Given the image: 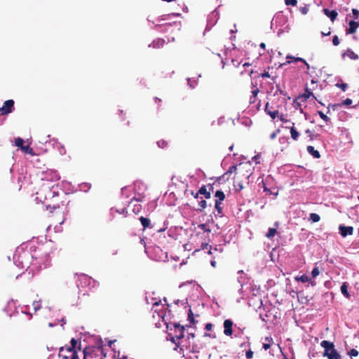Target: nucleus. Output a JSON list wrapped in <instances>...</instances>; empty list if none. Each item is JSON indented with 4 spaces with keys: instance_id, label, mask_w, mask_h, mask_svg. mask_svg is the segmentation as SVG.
Wrapping results in <instances>:
<instances>
[{
    "instance_id": "f257e3e1",
    "label": "nucleus",
    "mask_w": 359,
    "mask_h": 359,
    "mask_svg": "<svg viewBox=\"0 0 359 359\" xmlns=\"http://www.w3.org/2000/svg\"><path fill=\"white\" fill-rule=\"evenodd\" d=\"M232 173H234L233 177V187L236 191H241L245 183L248 184V180L252 174V168L251 164L249 163H239L238 165H231L229 170L220 177L218 181L222 178H224Z\"/></svg>"
},
{
    "instance_id": "f03ea898",
    "label": "nucleus",
    "mask_w": 359,
    "mask_h": 359,
    "mask_svg": "<svg viewBox=\"0 0 359 359\" xmlns=\"http://www.w3.org/2000/svg\"><path fill=\"white\" fill-rule=\"evenodd\" d=\"M59 189L57 185H53L50 187L43 184L39 191L36 192L38 195L37 198H39L41 200L43 198L44 201L43 203L46 207V209H50V211H52L63 205L62 201L59 199Z\"/></svg>"
},
{
    "instance_id": "7ed1b4c3",
    "label": "nucleus",
    "mask_w": 359,
    "mask_h": 359,
    "mask_svg": "<svg viewBox=\"0 0 359 359\" xmlns=\"http://www.w3.org/2000/svg\"><path fill=\"white\" fill-rule=\"evenodd\" d=\"M320 346L324 348L323 355L328 359H341V356L334 348L333 342L323 340L320 343Z\"/></svg>"
},
{
    "instance_id": "20e7f679",
    "label": "nucleus",
    "mask_w": 359,
    "mask_h": 359,
    "mask_svg": "<svg viewBox=\"0 0 359 359\" xmlns=\"http://www.w3.org/2000/svg\"><path fill=\"white\" fill-rule=\"evenodd\" d=\"M175 335L172 337V341L177 346L179 345V340L184 337V327L178 323L174 325Z\"/></svg>"
},
{
    "instance_id": "39448f33",
    "label": "nucleus",
    "mask_w": 359,
    "mask_h": 359,
    "mask_svg": "<svg viewBox=\"0 0 359 359\" xmlns=\"http://www.w3.org/2000/svg\"><path fill=\"white\" fill-rule=\"evenodd\" d=\"M14 109V101L13 100H8L4 102V105L0 107V113L2 115H6L13 111Z\"/></svg>"
},
{
    "instance_id": "423d86ee",
    "label": "nucleus",
    "mask_w": 359,
    "mask_h": 359,
    "mask_svg": "<svg viewBox=\"0 0 359 359\" xmlns=\"http://www.w3.org/2000/svg\"><path fill=\"white\" fill-rule=\"evenodd\" d=\"M60 178V177L56 171L48 170V171L46 172V173L44 175V178L43 180H46V181H50L53 182H55L59 181Z\"/></svg>"
},
{
    "instance_id": "0eeeda50",
    "label": "nucleus",
    "mask_w": 359,
    "mask_h": 359,
    "mask_svg": "<svg viewBox=\"0 0 359 359\" xmlns=\"http://www.w3.org/2000/svg\"><path fill=\"white\" fill-rule=\"evenodd\" d=\"M224 334L231 337L233 334V323L231 319H226L224 321Z\"/></svg>"
},
{
    "instance_id": "6e6552de",
    "label": "nucleus",
    "mask_w": 359,
    "mask_h": 359,
    "mask_svg": "<svg viewBox=\"0 0 359 359\" xmlns=\"http://www.w3.org/2000/svg\"><path fill=\"white\" fill-rule=\"evenodd\" d=\"M340 233L341 236L346 237L347 236H351L353 233V226H346L344 225H340L339 227Z\"/></svg>"
},
{
    "instance_id": "1a4fd4ad",
    "label": "nucleus",
    "mask_w": 359,
    "mask_h": 359,
    "mask_svg": "<svg viewBox=\"0 0 359 359\" xmlns=\"http://www.w3.org/2000/svg\"><path fill=\"white\" fill-rule=\"evenodd\" d=\"M358 27H359V22H356L354 20H351L348 23V28H347L346 30V34H352L355 33V32Z\"/></svg>"
},
{
    "instance_id": "9d476101",
    "label": "nucleus",
    "mask_w": 359,
    "mask_h": 359,
    "mask_svg": "<svg viewBox=\"0 0 359 359\" xmlns=\"http://www.w3.org/2000/svg\"><path fill=\"white\" fill-rule=\"evenodd\" d=\"M294 280L297 282H302V283H307L309 282L311 286H315L316 285V282L315 280H313L309 276L306 274H304L301 276H296L294 277Z\"/></svg>"
},
{
    "instance_id": "9b49d317",
    "label": "nucleus",
    "mask_w": 359,
    "mask_h": 359,
    "mask_svg": "<svg viewBox=\"0 0 359 359\" xmlns=\"http://www.w3.org/2000/svg\"><path fill=\"white\" fill-rule=\"evenodd\" d=\"M323 12L332 22H334L338 16L337 12L334 10L330 11L328 8H323Z\"/></svg>"
},
{
    "instance_id": "f8f14e48",
    "label": "nucleus",
    "mask_w": 359,
    "mask_h": 359,
    "mask_svg": "<svg viewBox=\"0 0 359 359\" xmlns=\"http://www.w3.org/2000/svg\"><path fill=\"white\" fill-rule=\"evenodd\" d=\"M342 58H344L345 57H348L351 60H356L359 59V56L353 52L351 49L348 48L344 53L341 55Z\"/></svg>"
},
{
    "instance_id": "ddd939ff",
    "label": "nucleus",
    "mask_w": 359,
    "mask_h": 359,
    "mask_svg": "<svg viewBox=\"0 0 359 359\" xmlns=\"http://www.w3.org/2000/svg\"><path fill=\"white\" fill-rule=\"evenodd\" d=\"M271 107H270L269 103L267 102L265 104L264 111L267 114H269L271 117V118L275 119L276 117L278 116V114H279L278 111V110L271 111Z\"/></svg>"
},
{
    "instance_id": "4468645a",
    "label": "nucleus",
    "mask_w": 359,
    "mask_h": 359,
    "mask_svg": "<svg viewBox=\"0 0 359 359\" xmlns=\"http://www.w3.org/2000/svg\"><path fill=\"white\" fill-rule=\"evenodd\" d=\"M292 125L291 127L286 126L285 128L290 129L292 139L297 141L299 137V133L294 128V123H292Z\"/></svg>"
},
{
    "instance_id": "2eb2a0df",
    "label": "nucleus",
    "mask_w": 359,
    "mask_h": 359,
    "mask_svg": "<svg viewBox=\"0 0 359 359\" xmlns=\"http://www.w3.org/2000/svg\"><path fill=\"white\" fill-rule=\"evenodd\" d=\"M306 149L307 151L314 158H319L320 157V152L316 150L313 146H308Z\"/></svg>"
},
{
    "instance_id": "dca6fc26",
    "label": "nucleus",
    "mask_w": 359,
    "mask_h": 359,
    "mask_svg": "<svg viewBox=\"0 0 359 359\" xmlns=\"http://www.w3.org/2000/svg\"><path fill=\"white\" fill-rule=\"evenodd\" d=\"M139 219L144 229H145L146 228H152V226H151L150 220L148 218L140 217Z\"/></svg>"
},
{
    "instance_id": "f3484780",
    "label": "nucleus",
    "mask_w": 359,
    "mask_h": 359,
    "mask_svg": "<svg viewBox=\"0 0 359 359\" xmlns=\"http://www.w3.org/2000/svg\"><path fill=\"white\" fill-rule=\"evenodd\" d=\"M273 343V338L271 337H266L265 338V342L263 343V348L266 351L269 349Z\"/></svg>"
},
{
    "instance_id": "a211bd4d",
    "label": "nucleus",
    "mask_w": 359,
    "mask_h": 359,
    "mask_svg": "<svg viewBox=\"0 0 359 359\" xmlns=\"http://www.w3.org/2000/svg\"><path fill=\"white\" fill-rule=\"evenodd\" d=\"M215 196L217 198L215 201H219L220 203H222L225 199V194L221 190H217L215 192Z\"/></svg>"
},
{
    "instance_id": "6ab92c4d",
    "label": "nucleus",
    "mask_w": 359,
    "mask_h": 359,
    "mask_svg": "<svg viewBox=\"0 0 359 359\" xmlns=\"http://www.w3.org/2000/svg\"><path fill=\"white\" fill-rule=\"evenodd\" d=\"M198 193L201 195H203L204 197L207 199L211 198V195L210 194L209 191H208L206 187H205L204 185L199 189Z\"/></svg>"
},
{
    "instance_id": "aec40b11",
    "label": "nucleus",
    "mask_w": 359,
    "mask_h": 359,
    "mask_svg": "<svg viewBox=\"0 0 359 359\" xmlns=\"http://www.w3.org/2000/svg\"><path fill=\"white\" fill-rule=\"evenodd\" d=\"M341 293L348 299H350V294L348 292V283H344L341 286Z\"/></svg>"
},
{
    "instance_id": "412c9836",
    "label": "nucleus",
    "mask_w": 359,
    "mask_h": 359,
    "mask_svg": "<svg viewBox=\"0 0 359 359\" xmlns=\"http://www.w3.org/2000/svg\"><path fill=\"white\" fill-rule=\"evenodd\" d=\"M77 343H78L77 340L75 339L74 338H72L71 339V346H67L66 350L68 352H73L74 353V351H75V348H76V346L77 345Z\"/></svg>"
},
{
    "instance_id": "4be33fe9",
    "label": "nucleus",
    "mask_w": 359,
    "mask_h": 359,
    "mask_svg": "<svg viewBox=\"0 0 359 359\" xmlns=\"http://www.w3.org/2000/svg\"><path fill=\"white\" fill-rule=\"evenodd\" d=\"M201 247H202V248H203V250L207 249V250H208V254H210V255H212V254H214V252H217V249L216 248H215L214 249H212V246L208 245V243H205V244H203H203H202V245H201Z\"/></svg>"
},
{
    "instance_id": "5701e85b",
    "label": "nucleus",
    "mask_w": 359,
    "mask_h": 359,
    "mask_svg": "<svg viewBox=\"0 0 359 359\" xmlns=\"http://www.w3.org/2000/svg\"><path fill=\"white\" fill-rule=\"evenodd\" d=\"M277 233V231H276V228H269V231L268 233H266V236L269 238V239H272L275 235Z\"/></svg>"
},
{
    "instance_id": "b1692460",
    "label": "nucleus",
    "mask_w": 359,
    "mask_h": 359,
    "mask_svg": "<svg viewBox=\"0 0 359 359\" xmlns=\"http://www.w3.org/2000/svg\"><path fill=\"white\" fill-rule=\"evenodd\" d=\"M20 149L23 151L25 154H28L32 156L34 154L33 149L29 145H24Z\"/></svg>"
},
{
    "instance_id": "393cba45",
    "label": "nucleus",
    "mask_w": 359,
    "mask_h": 359,
    "mask_svg": "<svg viewBox=\"0 0 359 359\" xmlns=\"http://www.w3.org/2000/svg\"><path fill=\"white\" fill-rule=\"evenodd\" d=\"M154 48H161L163 47L165 43V40L163 39H158L157 40L153 42Z\"/></svg>"
},
{
    "instance_id": "a878e982",
    "label": "nucleus",
    "mask_w": 359,
    "mask_h": 359,
    "mask_svg": "<svg viewBox=\"0 0 359 359\" xmlns=\"http://www.w3.org/2000/svg\"><path fill=\"white\" fill-rule=\"evenodd\" d=\"M206 207H207L206 201L202 199L201 201L198 202V207L197 208V210L202 212Z\"/></svg>"
},
{
    "instance_id": "bb28decb",
    "label": "nucleus",
    "mask_w": 359,
    "mask_h": 359,
    "mask_svg": "<svg viewBox=\"0 0 359 359\" xmlns=\"http://www.w3.org/2000/svg\"><path fill=\"white\" fill-rule=\"evenodd\" d=\"M286 59H291L294 62H302L303 63H306V60L304 59L299 57H294L290 55H287Z\"/></svg>"
},
{
    "instance_id": "cd10ccee",
    "label": "nucleus",
    "mask_w": 359,
    "mask_h": 359,
    "mask_svg": "<svg viewBox=\"0 0 359 359\" xmlns=\"http://www.w3.org/2000/svg\"><path fill=\"white\" fill-rule=\"evenodd\" d=\"M310 220L312 221V222H318L320 219V217L316 214V213H311L309 215Z\"/></svg>"
},
{
    "instance_id": "c85d7f7f",
    "label": "nucleus",
    "mask_w": 359,
    "mask_h": 359,
    "mask_svg": "<svg viewBox=\"0 0 359 359\" xmlns=\"http://www.w3.org/2000/svg\"><path fill=\"white\" fill-rule=\"evenodd\" d=\"M188 320L190 322L191 324L194 325L196 323V320L194 317V313L191 311V309L189 310L188 313Z\"/></svg>"
},
{
    "instance_id": "c756f323",
    "label": "nucleus",
    "mask_w": 359,
    "mask_h": 359,
    "mask_svg": "<svg viewBox=\"0 0 359 359\" xmlns=\"http://www.w3.org/2000/svg\"><path fill=\"white\" fill-rule=\"evenodd\" d=\"M23 144H24V140L22 138L18 137L15 139V144L16 147L21 149L24 146Z\"/></svg>"
},
{
    "instance_id": "7c9ffc66",
    "label": "nucleus",
    "mask_w": 359,
    "mask_h": 359,
    "mask_svg": "<svg viewBox=\"0 0 359 359\" xmlns=\"http://www.w3.org/2000/svg\"><path fill=\"white\" fill-rule=\"evenodd\" d=\"M32 306H33L34 310L35 311H37L38 310H39L41 308V302L40 301H34L32 302Z\"/></svg>"
},
{
    "instance_id": "2f4dec72",
    "label": "nucleus",
    "mask_w": 359,
    "mask_h": 359,
    "mask_svg": "<svg viewBox=\"0 0 359 359\" xmlns=\"http://www.w3.org/2000/svg\"><path fill=\"white\" fill-rule=\"evenodd\" d=\"M273 68L271 67H268L267 70H264L263 73L260 74V76L262 78H270L271 75L269 72V70L272 69Z\"/></svg>"
},
{
    "instance_id": "473e14b6",
    "label": "nucleus",
    "mask_w": 359,
    "mask_h": 359,
    "mask_svg": "<svg viewBox=\"0 0 359 359\" xmlns=\"http://www.w3.org/2000/svg\"><path fill=\"white\" fill-rule=\"evenodd\" d=\"M311 96H313L314 97L313 94L306 88V92L302 95V97H304V100H306Z\"/></svg>"
},
{
    "instance_id": "72a5a7b5",
    "label": "nucleus",
    "mask_w": 359,
    "mask_h": 359,
    "mask_svg": "<svg viewBox=\"0 0 359 359\" xmlns=\"http://www.w3.org/2000/svg\"><path fill=\"white\" fill-rule=\"evenodd\" d=\"M222 203L219 201H215V208L217 210L218 214L222 213V208L221 207Z\"/></svg>"
},
{
    "instance_id": "f704fd0d",
    "label": "nucleus",
    "mask_w": 359,
    "mask_h": 359,
    "mask_svg": "<svg viewBox=\"0 0 359 359\" xmlns=\"http://www.w3.org/2000/svg\"><path fill=\"white\" fill-rule=\"evenodd\" d=\"M353 18V20H358L359 18V11L356 8L352 9Z\"/></svg>"
},
{
    "instance_id": "c9c22d12",
    "label": "nucleus",
    "mask_w": 359,
    "mask_h": 359,
    "mask_svg": "<svg viewBox=\"0 0 359 359\" xmlns=\"http://www.w3.org/2000/svg\"><path fill=\"white\" fill-rule=\"evenodd\" d=\"M320 273L319 269L317 266L314 267L311 271L313 278H315Z\"/></svg>"
},
{
    "instance_id": "e433bc0d",
    "label": "nucleus",
    "mask_w": 359,
    "mask_h": 359,
    "mask_svg": "<svg viewBox=\"0 0 359 359\" xmlns=\"http://www.w3.org/2000/svg\"><path fill=\"white\" fill-rule=\"evenodd\" d=\"M285 4L287 6L291 5L292 6H295L297 4V0H285Z\"/></svg>"
},
{
    "instance_id": "4c0bfd02",
    "label": "nucleus",
    "mask_w": 359,
    "mask_h": 359,
    "mask_svg": "<svg viewBox=\"0 0 359 359\" xmlns=\"http://www.w3.org/2000/svg\"><path fill=\"white\" fill-rule=\"evenodd\" d=\"M318 114H319L320 117L325 121L327 122L330 120L328 116L325 115L323 111H318Z\"/></svg>"
},
{
    "instance_id": "58836bf2",
    "label": "nucleus",
    "mask_w": 359,
    "mask_h": 359,
    "mask_svg": "<svg viewBox=\"0 0 359 359\" xmlns=\"http://www.w3.org/2000/svg\"><path fill=\"white\" fill-rule=\"evenodd\" d=\"M204 186L206 187V189H208V191H209L210 194L211 195V194L214 191V184H208L204 185Z\"/></svg>"
},
{
    "instance_id": "ea45409f",
    "label": "nucleus",
    "mask_w": 359,
    "mask_h": 359,
    "mask_svg": "<svg viewBox=\"0 0 359 359\" xmlns=\"http://www.w3.org/2000/svg\"><path fill=\"white\" fill-rule=\"evenodd\" d=\"M348 354H349V355H350L351 357H356V356H358V355L359 353H358V351L356 349H355V348H352V349L349 351Z\"/></svg>"
},
{
    "instance_id": "a19ab883",
    "label": "nucleus",
    "mask_w": 359,
    "mask_h": 359,
    "mask_svg": "<svg viewBox=\"0 0 359 359\" xmlns=\"http://www.w3.org/2000/svg\"><path fill=\"white\" fill-rule=\"evenodd\" d=\"M332 43L335 46H337L339 44V39L337 35L334 36V37L332 39Z\"/></svg>"
},
{
    "instance_id": "79ce46f5",
    "label": "nucleus",
    "mask_w": 359,
    "mask_h": 359,
    "mask_svg": "<svg viewBox=\"0 0 359 359\" xmlns=\"http://www.w3.org/2000/svg\"><path fill=\"white\" fill-rule=\"evenodd\" d=\"M198 228L203 229L204 231L210 232V229L207 228V226L205 224H201L198 225Z\"/></svg>"
},
{
    "instance_id": "37998d69",
    "label": "nucleus",
    "mask_w": 359,
    "mask_h": 359,
    "mask_svg": "<svg viewBox=\"0 0 359 359\" xmlns=\"http://www.w3.org/2000/svg\"><path fill=\"white\" fill-rule=\"evenodd\" d=\"M157 144L159 147L164 148L167 146L168 143L164 140L158 141Z\"/></svg>"
},
{
    "instance_id": "c03bdc74",
    "label": "nucleus",
    "mask_w": 359,
    "mask_h": 359,
    "mask_svg": "<svg viewBox=\"0 0 359 359\" xmlns=\"http://www.w3.org/2000/svg\"><path fill=\"white\" fill-rule=\"evenodd\" d=\"M253 351L251 350H248L246 351L245 356L248 359H251L253 357Z\"/></svg>"
},
{
    "instance_id": "a18cd8bd",
    "label": "nucleus",
    "mask_w": 359,
    "mask_h": 359,
    "mask_svg": "<svg viewBox=\"0 0 359 359\" xmlns=\"http://www.w3.org/2000/svg\"><path fill=\"white\" fill-rule=\"evenodd\" d=\"M278 118L279 119L283 122V123H289L290 122V120L285 118V116L283 114H281L280 116H278Z\"/></svg>"
},
{
    "instance_id": "49530a36",
    "label": "nucleus",
    "mask_w": 359,
    "mask_h": 359,
    "mask_svg": "<svg viewBox=\"0 0 359 359\" xmlns=\"http://www.w3.org/2000/svg\"><path fill=\"white\" fill-rule=\"evenodd\" d=\"M338 87H339L342 91H346L347 88V84L346 83H341V84H337Z\"/></svg>"
},
{
    "instance_id": "de8ad7c7",
    "label": "nucleus",
    "mask_w": 359,
    "mask_h": 359,
    "mask_svg": "<svg viewBox=\"0 0 359 359\" xmlns=\"http://www.w3.org/2000/svg\"><path fill=\"white\" fill-rule=\"evenodd\" d=\"M299 10L303 15H306L309 11V8L306 6L301 7Z\"/></svg>"
},
{
    "instance_id": "09e8293b",
    "label": "nucleus",
    "mask_w": 359,
    "mask_h": 359,
    "mask_svg": "<svg viewBox=\"0 0 359 359\" xmlns=\"http://www.w3.org/2000/svg\"><path fill=\"white\" fill-rule=\"evenodd\" d=\"M259 92V90L257 88H255L254 90H252V96L257 97Z\"/></svg>"
},
{
    "instance_id": "8fccbe9b",
    "label": "nucleus",
    "mask_w": 359,
    "mask_h": 359,
    "mask_svg": "<svg viewBox=\"0 0 359 359\" xmlns=\"http://www.w3.org/2000/svg\"><path fill=\"white\" fill-rule=\"evenodd\" d=\"M305 133L308 135V136L310 137V140H313V134H312V132L311 130L309 129H307Z\"/></svg>"
},
{
    "instance_id": "3c124183",
    "label": "nucleus",
    "mask_w": 359,
    "mask_h": 359,
    "mask_svg": "<svg viewBox=\"0 0 359 359\" xmlns=\"http://www.w3.org/2000/svg\"><path fill=\"white\" fill-rule=\"evenodd\" d=\"M351 103H352V100L349 98L346 99L343 102V104H344V105H350Z\"/></svg>"
},
{
    "instance_id": "603ef678",
    "label": "nucleus",
    "mask_w": 359,
    "mask_h": 359,
    "mask_svg": "<svg viewBox=\"0 0 359 359\" xmlns=\"http://www.w3.org/2000/svg\"><path fill=\"white\" fill-rule=\"evenodd\" d=\"M205 330L208 331H210L212 328V324L210 323H208L205 325Z\"/></svg>"
},
{
    "instance_id": "864d4df0",
    "label": "nucleus",
    "mask_w": 359,
    "mask_h": 359,
    "mask_svg": "<svg viewBox=\"0 0 359 359\" xmlns=\"http://www.w3.org/2000/svg\"><path fill=\"white\" fill-rule=\"evenodd\" d=\"M256 100H257V97H254V96L251 95L250 97V101H249L250 104L255 103L256 102Z\"/></svg>"
},
{
    "instance_id": "5fc2aeb1",
    "label": "nucleus",
    "mask_w": 359,
    "mask_h": 359,
    "mask_svg": "<svg viewBox=\"0 0 359 359\" xmlns=\"http://www.w3.org/2000/svg\"><path fill=\"white\" fill-rule=\"evenodd\" d=\"M140 209H141V205L140 204L135 205L133 211L134 212L137 211L138 212H140Z\"/></svg>"
},
{
    "instance_id": "6e6d98bb",
    "label": "nucleus",
    "mask_w": 359,
    "mask_h": 359,
    "mask_svg": "<svg viewBox=\"0 0 359 359\" xmlns=\"http://www.w3.org/2000/svg\"><path fill=\"white\" fill-rule=\"evenodd\" d=\"M191 195H192L195 198H198V195H199L200 194L198 193V192H196V193H194L193 191H191Z\"/></svg>"
},
{
    "instance_id": "4d7b16f0",
    "label": "nucleus",
    "mask_w": 359,
    "mask_h": 359,
    "mask_svg": "<svg viewBox=\"0 0 359 359\" xmlns=\"http://www.w3.org/2000/svg\"><path fill=\"white\" fill-rule=\"evenodd\" d=\"M72 359H79L77 353L74 351L72 354Z\"/></svg>"
},
{
    "instance_id": "13d9d810",
    "label": "nucleus",
    "mask_w": 359,
    "mask_h": 359,
    "mask_svg": "<svg viewBox=\"0 0 359 359\" xmlns=\"http://www.w3.org/2000/svg\"><path fill=\"white\" fill-rule=\"evenodd\" d=\"M83 359H87V355H88V352L86 351V349H84L83 351Z\"/></svg>"
},
{
    "instance_id": "bf43d9fd",
    "label": "nucleus",
    "mask_w": 359,
    "mask_h": 359,
    "mask_svg": "<svg viewBox=\"0 0 359 359\" xmlns=\"http://www.w3.org/2000/svg\"><path fill=\"white\" fill-rule=\"evenodd\" d=\"M195 337V334L194 333H190L188 334V338L194 339Z\"/></svg>"
},
{
    "instance_id": "052dcab7",
    "label": "nucleus",
    "mask_w": 359,
    "mask_h": 359,
    "mask_svg": "<svg viewBox=\"0 0 359 359\" xmlns=\"http://www.w3.org/2000/svg\"><path fill=\"white\" fill-rule=\"evenodd\" d=\"M260 48H262V49H265L266 48V44L264 43H261L260 45H259Z\"/></svg>"
},
{
    "instance_id": "680f3d73",
    "label": "nucleus",
    "mask_w": 359,
    "mask_h": 359,
    "mask_svg": "<svg viewBox=\"0 0 359 359\" xmlns=\"http://www.w3.org/2000/svg\"><path fill=\"white\" fill-rule=\"evenodd\" d=\"M321 34H322V35H323V36H329V35L331 34V32H330V31H328V32H327V34H325V32H322V33H321Z\"/></svg>"
},
{
    "instance_id": "e2e57ef3",
    "label": "nucleus",
    "mask_w": 359,
    "mask_h": 359,
    "mask_svg": "<svg viewBox=\"0 0 359 359\" xmlns=\"http://www.w3.org/2000/svg\"><path fill=\"white\" fill-rule=\"evenodd\" d=\"M64 351V347H61L59 351V355L62 356V352Z\"/></svg>"
},
{
    "instance_id": "0e129e2a",
    "label": "nucleus",
    "mask_w": 359,
    "mask_h": 359,
    "mask_svg": "<svg viewBox=\"0 0 359 359\" xmlns=\"http://www.w3.org/2000/svg\"><path fill=\"white\" fill-rule=\"evenodd\" d=\"M210 263H211V265H212V266H214V267H215V266H216V262H215V261H214V260H211Z\"/></svg>"
},
{
    "instance_id": "69168bd1",
    "label": "nucleus",
    "mask_w": 359,
    "mask_h": 359,
    "mask_svg": "<svg viewBox=\"0 0 359 359\" xmlns=\"http://www.w3.org/2000/svg\"><path fill=\"white\" fill-rule=\"evenodd\" d=\"M276 133H273L271 135V139H273V138H275V137H276Z\"/></svg>"
},
{
    "instance_id": "338daca9",
    "label": "nucleus",
    "mask_w": 359,
    "mask_h": 359,
    "mask_svg": "<svg viewBox=\"0 0 359 359\" xmlns=\"http://www.w3.org/2000/svg\"><path fill=\"white\" fill-rule=\"evenodd\" d=\"M304 64L306 65L307 70L310 69V65L307 63L306 61V63H304Z\"/></svg>"
},
{
    "instance_id": "774afa93",
    "label": "nucleus",
    "mask_w": 359,
    "mask_h": 359,
    "mask_svg": "<svg viewBox=\"0 0 359 359\" xmlns=\"http://www.w3.org/2000/svg\"><path fill=\"white\" fill-rule=\"evenodd\" d=\"M250 63H248V62H245V63H244V64H243V67H248V66H250Z\"/></svg>"
}]
</instances>
